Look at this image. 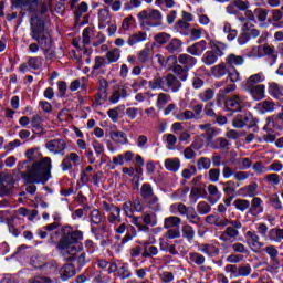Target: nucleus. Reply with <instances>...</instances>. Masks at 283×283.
<instances>
[{"mask_svg":"<svg viewBox=\"0 0 283 283\" xmlns=\"http://www.w3.org/2000/svg\"><path fill=\"white\" fill-rule=\"evenodd\" d=\"M83 240V231L73 230L72 227L66 226L62 230V237L57 243V251L63 255H71L81 266L87 264V256L83 251V245L78 244Z\"/></svg>","mask_w":283,"mask_h":283,"instance_id":"f257e3e1","label":"nucleus"},{"mask_svg":"<svg viewBox=\"0 0 283 283\" xmlns=\"http://www.w3.org/2000/svg\"><path fill=\"white\" fill-rule=\"evenodd\" d=\"M50 171H52V158L43 157L40 161H33L31 167L22 172L27 193L34 196L36 193L35 185H45L50 180Z\"/></svg>","mask_w":283,"mask_h":283,"instance_id":"f03ea898","label":"nucleus"},{"mask_svg":"<svg viewBox=\"0 0 283 283\" xmlns=\"http://www.w3.org/2000/svg\"><path fill=\"white\" fill-rule=\"evenodd\" d=\"M30 36L33 42L29 45V52L36 54L39 50H42L48 61L54 59V42H52V35L45 31V24L43 20H32L30 28Z\"/></svg>","mask_w":283,"mask_h":283,"instance_id":"7ed1b4c3","label":"nucleus"},{"mask_svg":"<svg viewBox=\"0 0 283 283\" xmlns=\"http://www.w3.org/2000/svg\"><path fill=\"white\" fill-rule=\"evenodd\" d=\"M97 21H98V29L105 30L107 28L108 36H114L116 32H118V24H116V20L112 18L109 13V8L98 9L97 11Z\"/></svg>","mask_w":283,"mask_h":283,"instance_id":"20e7f679","label":"nucleus"},{"mask_svg":"<svg viewBox=\"0 0 283 283\" xmlns=\"http://www.w3.org/2000/svg\"><path fill=\"white\" fill-rule=\"evenodd\" d=\"M138 21L148 28H158L163 25V13L157 9H146L138 13Z\"/></svg>","mask_w":283,"mask_h":283,"instance_id":"39448f33","label":"nucleus"},{"mask_svg":"<svg viewBox=\"0 0 283 283\" xmlns=\"http://www.w3.org/2000/svg\"><path fill=\"white\" fill-rule=\"evenodd\" d=\"M140 196L153 211H160L163 209L160 199H158V196L154 193V187H151V184L145 182L142 185Z\"/></svg>","mask_w":283,"mask_h":283,"instance_id":"423d86ee","label":"nucleus"},{"mask_svg":"<svg viewBox=\"0 0 283 283\" xmlns=\"http://www.w3.org/2000/svg\"><path fill=\"white\" fill-rule=\"evenodd\" d=\"M230 223L231 226L227 227L219 235L221 242H230L231 240H238V238H240L239 229H242V222L240 220H233Z\"/></svg>","mask_w":283,"mask_h":283,"instance_id":"0eeeda50","label":"nucleus"},{"mask_svg":"<svg viewBox=\"0 0 283 283\" xmlns=\"http://www.w3.org/2000/svg\"><path fill=\"white\" fill-rule=\"evenodd\" d=\"M247 97L234 94L226 99V108L228 112H242L247 107Z\"/></svg>","mask_w":283,"mask_h":283,"instance_id":"6e6552de","label":"nucleus"},{"mask_svg":"<svg viewBox=\"0 0 283 283\" xmlns=\"http://www.w3.org/2000/svg\"><path fill=\"white\" fill-rule=\"evenodd\" d=\"M102 207L107 213V221L109 224H120V222H123V218L120 217L122 210L119 207L107 203L106 201L102 203Z\"/></svg>","mask_w":283,"mask_h":283,"instance_id":"1a4fd4ad","label":"nucleus"},{"mask_svg":"<svg viewBox=\"0 0 283 283\" xmlns=\"http://www.w3.org/2000/svg\"><path fill=\"white\" fill-rule=\"evenodd\" d=\"M45 149H48L50 154H53V156H64L67 149V142L62 138L51 139L45 143Z\"/></svg>","mask_w":283,"mask_h":283,"instance_id":"9d476101","label":"nucleus"},{"mask_svg":"<svg viewBox=\"0 0 283 283\" xmlns=\"http://www.w3.org/2000/svg\"><path fill=\"white\" fill-rule=\"evenodd\" d=\"M182 87V83L180 80L174 75V74H168L164 76V92H180V88Z\"/></svg>","mask_w":283,"mask_h":283,"instance_id":"9b49d317","label":"nucleus"},{"mask_svg":"<svg viewBox=\"0 0 283 283\" xmlns=\"http://www.w3.org/2000/svg\"><path fill=\"white\" fill-rule=\"evenodd\" d=\"M12 185H14L12 174L0 175V196H10L12 193Z\"/></svg>","mask_w":283,"mask_h":283,"instance_id":"f8f14e48","label":"nucleus"},{"mask_svg":"<svg viewBox=\"0 0 283 283\" xmlns=\"http://www.w3.org/2000/svg\"><path fill=\"white\" fill-rule=\"evenodd\" d=\"M81 165V156L76 153H70L64 157L61 163L62 171H70L73 167H78Z\"/></svg>","mask_w":283,"mask_h":283,"instance_id":"ddd939ff","label":"nucleus"},{"mask_svg":"<svg viewBox=\"0 0 283 283\" xmlns=\"http://www.w3.org/2000/svg\"><path fill=\"white\" fill-rule=\"evenodd\" d=\"M245 242L254 253H258V251L264 247V243L260 242V235H258V232L251 230L245 233Z\"/></svg>","mask_w":283,"mask_h":283,"instance_id":"4468645a","label":"nucleus"},{"mask_svg":"<svg viewBox=\"0 0 283 283\" xmlns=\"http://www.w3.org/2000/svg\"><path fill=\"white\" fill-rule=\"evenodd\" d=\"M249 123H253V114L250 112L237 115L232 120V126L235 127V129H242L247 127Z\"/></svg>","mask_w":283,"mask_h":283,"instance_id":"2eb2a0df","label":"nucleus"},{"mask_svg":"<svg viewBox=\"0 0 283 283\" xmlns=\"http://www.w3.org/2000/svg\"><path fill=\"white\" fill-rule=\"evenodd\" d=\"M251 216L258 218L260 213H264V201L260 197H253L250 202V209L248 211Z\"/></svg>","mask_w":283,"mask_h":283,"instance_id":"dca6fc26","label":"nucleus"},{"mask_svg":"<svg viewBox=\"0 0 283 283\" xmlns=\"http://www.w3.org/2000/svg\"><path fill=\"white\" fill-rule=\"evenodd\" d=\"M248 94L253 98V101H262L266 96V86L260 84L259 86H250L244 88Z\"/></svg>","mask_w":283,"mask_h":283,"instance_id":"f3484780","label":"nucleus"},{"mask_svg":"<svg viewBox=\"0 0 283 283\" xmlns=\"http://www.w3.org/2000/svg\"><path fill=\"white\" fill-rule=\"evenodd\" d=\"M205 50H207L206 40H201L187 48L188 54H191L192 56H202V53L205 52Z\"/></svg>","mask_w":283,"mask_h":283,"instance_id":"a211bd4d","label":"nucleus"},{"mask_svg":"<svg viewBox=\"0 0 283 283\" xmlns=\"http://www.w3.org/2000/svg\"><path fill=\"white\" fill-rule=\"evenodd\" d=\"M43 117L41 115H33L31 118V129L33 134H39L43 136L45 134V128H43Z\"/></svg>","mask_w":283,"mask_h":283,"instance_id":"6ab92c4d","label":"nucleus"},{"mask_svg":"<svg viewBox=\"0 0 283 283\" xmlns=\"http://www.w3.org/2000/svg\"><path fill=\"white\" fill-rule=\"evenodd\" d=\"M239 193L243 196V198H255V196H258V182L243 186L239 189Z\"/></svg>","mask_w":283,"mask_h":283,"instance_id":"aec40b11","label":"nucleus"},{"mask_svg":"<svg viewBox=\"0 0 283 283\" xmlns=\"http://www.w3.org/2000/svg\"><path fill=\"white\" fill-rule=\"evenodd\" d=\"M127 96H129L127 87L120 86L112 93L108 101L112 105H116V103H119L120 98H127Z\"/></svg>","mask_w":283,"mask_h":283,"instance_id":"412c9836","label":"nucleus"},{"mask_svg":"<svg viewBox=\"0 0 283 283\" xmlns=\"http://www.w3.org/2000/svg\"><path fill=\"white\" fill-rule=\"evenodd\" d=\"M264 74L263 73H256L251 75L245 82H243L244 90L249 87H256L260 86V83H264Z\"/></svg>","mask_w":283,"mask_h":283,"instance_id":"4be33fe9","label":"nucleus"},{"mask_svg":"<svg viewBox=\"0 0 283 283\" xmlns=\"http://www.w3.org/2000/svg\"><path fill=\"white\" fill-rule=\"evenodd\" d=\"M198 251H200V253H205V255H208V258H213L220 253V249L211 243H201L198 245Z\"/></svg>","mask_w":283,"mask_h":283,"instance_id":"5701e85b","label":"nucleus"},{"mask_svg":"<svg viewBox=\"0 0 283 283\" xmlns=\"http://www.w3.org/2000/svg\"><path fill=\"white\" fill-rule=\"evenodd\" d=\"M268 125H271L274 129H283V106L281 112L266 118Z\"/></svg>","mask_w":283,"mask_h":283,"instance_id":"b1692460","label":"nucleus"},{"mask_svg":"<svg viewBox=\"0 0 283 283\" xmlns=\"http://www.w3.org/2000/svg\"><path fill=\"white\" fill-rule=\"evenodd\" d=\"M255 109L259 112V114H269L271 112H275V102L264 99L263 102L256 104Z\"/></svg>","mask_w":283,"mask_h":283,"instance_id":"393cba45","label":"nucleus"},{"mask_svg":"<svg viewBox=\"0 0 283 283\" xmlns=\"http://www.w3.org/2000/svg\"><path fill=\"white\" fill-rule=\"evenodd\" d=\"M143 41H147V32L138 31L128 36L127 45L134 48V45H136L137 43H143Z\"/></svg>","mask_w":283,"mask_h":283,"instance_id":"a878e982","label":"nucleus"},{"mask_svg":"<svg viewBox=\"0 0 283 283\" xmlns=\"http://www.w3.org/2000/svg\"><path fill=\"white\" fill-rule=\"evenodd\" d=\"M273 52H274L273 48L269 45H264V46L259 45L252 49V53H250L249 56H256L258 59H261V56H264V54H266L268 56H271Z\"/></svg>","mask_w":283,"mask_h":283,"instance_id":"bb28decb","label":"nucleus"},{"mask_svg":"<svg viewBox=\"0 0 283 283\" xmlns=\"http://www.w3.org/2000/svg\"><path fill=\"white\" fill-rule=\"evenodd\" d=\"M269 94L270 96H273V98H276L277 101H282L283 98V86L275 82L269 83Z\"/></svg>","mask_w":283,"mask_h":283,"instance_id":"cd10ccee","label":"nucleus"},{"mask_svg":"<svg viewBox=\"0 0 283 283\" xmlns=\"http://www.w3.org/2000/svg\"><path fill=\"white\" fill-rule=\"evenodd\" d=\"M178 63L180 65H184V67H188V70H191L193 65L198 63V60L189 54H180L178 56Z\"/></svg>","mask_w":283,"mask_h":283,"instance_id":"c85d7f7f","label":"nucleus"},{"mask_svg":"<svg viewBox=\"0 0 283 283\" xmlns=\"http://www.w3.org/2000/svg\"><path fill=\"white\" fill-rule=\"evenodd\" d=\"M109 136L114 143H117L119 145H127L128 139H127V134H125V132L111 130Z\"/></svg>","mask_w":283,"mask_h":283,"instance_id":"c756f323","label":"nucleus"},{"mask_svg":"<svg viewBox=\"0 0 283 283\" xmlns=\"http://www.w3.org/2000/svg\"><path fill=\"white\" fill-rule=\"evenodd\" d=\"M211 74L214 76V78H222V76H227L229 69L227 67V64L220 63L218 65H214L210 69Z\"/></svg>","mask_w":283,"mask_h":283,"instance_id":"7c9ffc66","label":"nucleus"},{"mask_svg":"<svg viewBox=\"0 0 283 283\" xmlns=\"http://www.w3.org/2000/svg\"><path fill=\"white\" fill-rule=\"evenodd\" d=\"M172 72L179 81L185 82L189 77V67L180 66V64H176L172 67Z\"/></svg>","mask_w":283,"mask_h":283,"instance_id":"2f4dec72","label":"nucleus"},{"mask_svg":"<svg viewBox=\"0 0 283 283\" xmlns=\"http://www.w3.org/2000/svg\"><path fill=\"white\" fill-rule=\"evenodd\" d=\"M164 166L167 171H172L176 174L180 169V159L179 158H167L164 161Z\"/></svg>","mask_w":283,"mask_h":283,"instance_id":"473e14b6","label":"nucleus"},{"mask_svg":"<svg viewBox=\"0 0 283 283\" xmlns=\"http://www.w3.org/2000/svg\"><path fill=\"white\" fill-rule=\"evenodd\" d=\"M182 219L180 217L170 216L164 220V229H174L180 227Z\"/></svg>","mask_w":283,"mask_h":283,"instance_id":"72a5a7b5","label":"nucleus"},{"mask_svg":"<svg viewBox=\"0 0 283 283\" xmlns=\"http://www.w3.org/2000/svg\"><path fill=\"white\" fill-rule=\"evenodd\" d=\"M272 125H265L263 127V132H265L263 134V140L264 143H275V139L277 138V135H275V130H273Z\"/></svg>","mask_w":283,"mask_h":283,"instance_id":"f704fd0d","label":"nucleus"},{"mask_svg":"<svg viewBox=\"0 0 283 283\" xmlns=\"http://www.w3.org/2000/svg\"><path fill=\"white\" fill-rule=\"evenodd\" d=\"M107 101V82H104V86L101 85L98 92L95 95V103L97 105H103Z\"/></svg>","mask_w":283,"mask_h":283,"instance_id":"c9c22d12","label":"nucleus"},{"mask_svg":"<svg viewBox=\"0 0 283 283\" xmlns=\"http://www.w3.org/2000/svg\"><path fill=\"white\" fill-rule=\"evenodd\" d=\"M122 52L123 51H120V49H118V48H114V49L109 50L108 52H106L107 63H118V61H120Z\"/></svg>","mask_w":283,"mask_h":283,"instance_id":"e433bc0d","label":"nucleus"},{"mask_svg":"<svg viewBox=\"0 0 283 283\" xmlns=\"http://www.w3.org/2000/svg\"><path fill=\"white\" fill-rule=\"evenodd\" d=\"M201 61L205 65H216L218 63V55L213 51H207L202 55Z\"/></svg>","mask_w":283,"mask_h":283,"instance_id":"4c0bfd02","label":"nucleus"},{"mask_svg":"<svg viewBox=\"0 0 283 283\" xmlns=\"http://www.w3.org/2000/svg\"><path fill=\"white\" fill-rule=\"evenodd\" d=\"M182 238H185L188 242H193V238H196V230L190 224H184L181 228Z\"/></svg>","mask_w":283,"mask_h":283,"instance_id":"58836bf2","label":"nucleus"},{"mask_svg":"<svg viewBox=\"0 0 283 283\" xmlns=\"http://www.w3.org/2000/svg\"><path fill=\"white\" fill-rule=\"evenodd\" d=\"M271 242H281L283 240V228H272L269 231Z\"/></svg>","mask_w":283,"mask_h":283,"instance_id":"ea45409f","label":"nucleus"},{"mask_svg":"<svg viewBox=\"0 0 283 283\" xmlns=\"http://www.w3.org/2000/svg\"><path fill=\"white\" fill-rule=\"evenodd\" d=\"M212 149H223L227 150L229 147H231V143L227 140L224 137H218L212 144H211Z\"/></svg>","mask_w":283,"mask_h":283,"instance_id":"a19ab883","label":"nucleus"},{"mask_svg":"<svg viewBox=\"0 0 283 283\" xmlns=\"http://www.w3.org/2000/svg\"><path fill=\"white\" fill-rule=\"evenodd\" d=\"M169 209L170 213H179V216H187L189 211V207L181 202L172 203Z\"/></svg>","mask_w":283,"mask_h":283,"instance_id":"79ce46f5","label":"nucleus"},{"mask_svg":"<svg viewBox=\"0 0 283 283\" xmlns=\"http://www.w3.org/2000/svg\"><path fill=\"white\" fill-rule=\"evenodd\" d=\"M264 253H266V255H269L271 262H277V256L280 255V251L277 250V247L270 244L266 245L263 249Z\"/></svg>","mask_w":283,"mask_h":283,"instance_id":"37998d69","label":"nucleus"},{"mask_svg":"<svg viewBox=\"0 0 283 283\" xmlns=\"http://www.w3.org/2000/svg\"><path fill=\"white\" fill-rule=\"evenodd\" d=\"M193 149H202V146H199L198 143H192L190 147H187L184 150V157L186 160H192V158H196V153Z\"/></svg>","mask_w":283,"mask_h":283,"instance_id":"c03bdc74","label":"nucleus"},{"mask_svg":"<svg viewBox=\"0 0 283 283\" xmlns=\"http://www.w3.org/2000/svg\"><path fill=\"white\" fill-rule=\"evenodd\" d=\"M28 65L30 70H41V67L43 66V57L41 56L29 57Z\"/></svg>","mask_w":283,"mask_h":283,"instance_id":"a18cd8bd","label":"nucleus"},{"mask_svg":"<svg viewBox=\"0 0 283 283\" xmlns=\"http://www.w3.org/2000/svg\"><path fill=\"white\" fill-rule=\"evenodd\" d=\"M165 85V76L163 77H154L148 82L149 90H163Z\"/></svg>","mask_w":283,"mask_h":283,"instance_id":"49530a36","label":"nucleus"},{"mask_svg":"<svg viewBox=\"0 0 283 283\" xmlns=\"http://www.w3.org/2000/svg\"><path fill=\"white\" fill-rule=\"evenodd\" d=\"M233 206L238 211L244 212L247 209H250L251 201L247 199H235Z\"/></svg>","mask_w":283,"mask_h":283,"instance_id":"de8ad7c7","label":"nucleus"},{"mask_svg":"<svg viewBox=\"0 0 283 283\" xmlns=\"http://www.w3.org/2000/svg\"><path fill=\"white\" fill-rule=\"evenodd\" d=\"M223 32L227 35L228 41H234L238 36V30L231 28V23L224 22L223 24Z\"/></svg>","mask_w":283,"mask_h":283,"instance_id":"09e8293b","label":"nucleus"},{"mask_svg":"<svg viewBox=\"0 0 283 283\" xmlns=\"http://www.w3.org/2000/svg\"><path fill=\"white\" fill-rule=\"evenodd\" d=\"M175 118L177 120H193V118H196V114H193V111L186 109L184 112L176 113Z\"/></svg>","mask_w":283,"mask_h":283,"instance_id":"8fccbe9b","label":"nucleus"},{"mask_svg":"<svg viewBox=\"0 0 283 283\" xmlns=\"http://www.w3.org/2000/svg\"><path fill=\"white\" fill-rule=\"evenodd\" d=\"M90 10V6L87 2H81L77 7H75L74 14L76 21L81 19L87 11Z\"/></svg>","mask_w":283,"mask_h":283,"instance_id":"3c124183","label":"nucleus"},{"mask_svg":"<svg viewBox=\"0 0 283 283\" xmlns=\"http://www.w3.org/2000/svg\"><path fill=\"white\" fill-rule=\"evenodd\" d=\"M263 181L271 185L272 187H277L280 185V175L272 172L263 177Z\"/></svg>","mask_w":283,"mask_h":283,"instance_id":"603ef678","label":"nucleus"},{"mask_svg":"<svg viewBox=\"0 0 283 283\" xmlns=\"http://www.w3.org/2000/svg\"><path fill=\"white\" fill-rule=\"evenodd\" d=\"M212 52L219 57L224 56V50H227V44L222 42H211Z\"/></svg>","mask_w":283,"mask_h":283,"instance_id":"864d4df0","label":"nucleus"},{"mask_svg":"<svg viewBox=\"0 0 283 283\" xmlns=\"http://www.w3.org/2000/svg\"><path fill=\"white\" fill-rule=\"evenodd\" d=\"M189 260L190 262H193V264H197L198 266H202L205 262H207V259L205 255L198 253V252H191L189 253Z\"/></svg>","mask_w":283,"mask_h":283,"instance_id":"5fc2aeb1","label":"nucleus"},{"mask_svg":"<svg viewBox=\"0 0 283 283\" xmlns=\"http://www.w3.org/2000/svg\"><path fill=\"white\" fill-rule=\"evenodd\" d=\"M105 6H108L113 12H120L123 9V1L120 0H103Z\"/></svg>","mask_w":283,"mask_h":283,"instance_id":"6e6d98bb","label":"nucleus"},{"mask_svg":"<svg viewBox=\"0 0 283 283\" xmlns=\"http://www.w3.org/2000/svg\"><path fill=\"white\" fill-rule=\"evenodd\" d=\"M166 50H168V52H171V53L180 52V50H182V41L178 39H172L166 46Z\"/></svg>","mask_w":283,"mask_h":283,"instance_id":"4d7b16f0","label":"nucleus"},{"mask_svg":"<svg viewBox=\"0 0 283 283\" xmlns=\"http://www.w3.org/2000/svg\"><path fill=\"white\" fill-rule=\"evenodd\" d=\"M186 218L191 224H198L200 222V217H198V212H196L193 207H189Z\"/></svg>","mask_w":283,"mask_h":283,"instance_id":"13d9d810","label":"nucleus"},{"mask_svg":"<svg viewBox=\"0 0 283 283\" xmlns=\"http://www.w3.org/2000/svg\"><path fill=\"white\" fill-rule=\"evenodd\" d=\"M226 61L228 65H242L244 63V57L242 55L230 54Z\"/></svg>","mask_w":283,"mask_h":283,"instance_id":"bf43d9fd","label":"nucleus"},{"mask_svg":"<svg viewBox=\"0 0 283 283\" xmlns=\"http://www.w3.org/2000/svg\"><path fill=\"white\" fill-rule=\"evenodd\" d=\"M118 277L122 280H128V277H132V272L129 271V268H127V264L122 263L117 271Z\"/></svg>","mask_w":283,"mask_h":283,"instance_id":"052dcab7","label":"nucleus"},{"mask_svg":"<svg viewBox=\"0 0 283 283\" xmlns=\"http://www.w3.org/2000/svg\"><path fill=\"white\" fill-rule=\"evenodd\" d=\"M208 193H209L210 198H212V200H214V202H218V200H220V198H222V193L220 192V190H218V187L216 185L208 186Z\"/></svg>","mask_w":283,"mask_h":283,"instance_id":"680f3d73","label":"nucleus"},{"mask_svg":"<svg viewBox=\"0 0 283 283\" xmlns=\"http://www.w3.org/2000/svg\"><path fill=\"white\" fill-rule=\"evenodd\" d=\"M191 24H189V22H186L185 20H179L176 24L175 28L177 30V32H180V34H184L185 36H187V34H189L187 32V30H189Z\"/></svg>","mask_w":283,"mask_h":283,"instance_id":"e2e57ef3","label":"nucleus"},{"mask_svg":"<svg viewBox=\"0 0 283 283\" xmlns=\"http://www.w3.org/2000/svg\"><path fill=\"white\" fill-rule=\"evenodd\" d=\"M226 273H230V280L240 277L239 268L235 264H229L224 268Z\"/></svg>","mask_w":283,"mask_h":283,"instance_id":"0e129e2a","label":"nucleus"},{"mask_svg":"<svg viewBox=\"0 0 283 283\" xmlns=\"http://www.w3.org/2000/svg\"><path fill=\"white\" fill-rule=\"evenodd\" d=\"M270 205L276 211H282L283 209L282 200H280V196H277V193H274L270 197Z\"/></svg>","mask_w":283,"mask_h":283,"instance_id":"69168bd1","label":"nucleus"},{"mask_svg":"<svg viewBox=\"0 0 283 283\" xmlns=\"http://www.w3.org/2000/svg\"><path fill=\"white\" fill-rule=\"evenodd\" d=\"M197 167L200 171L202 169H210L211 168V159L209 157H201L197 160Z\"/></svg>","mask_w":283,"mask_h":283,"instance_id":"338daca9","label":"nucleus"},{"mask_svg":"<svg viewBox=\"0 0 283 283\" xmlns=\"http://www.w3.org/2000/svg\"><path fill=\"white\" fill-rule=\"evenodd\" d=\"M214 96H216V92L211 88H207L206 91L199 94V98L200 101H202V103H207V101H212Z\"/></svg>","mask_w":283,"mask_h":283,"instance_id":"774afa93","label":"nucleus"}]
</instances>
